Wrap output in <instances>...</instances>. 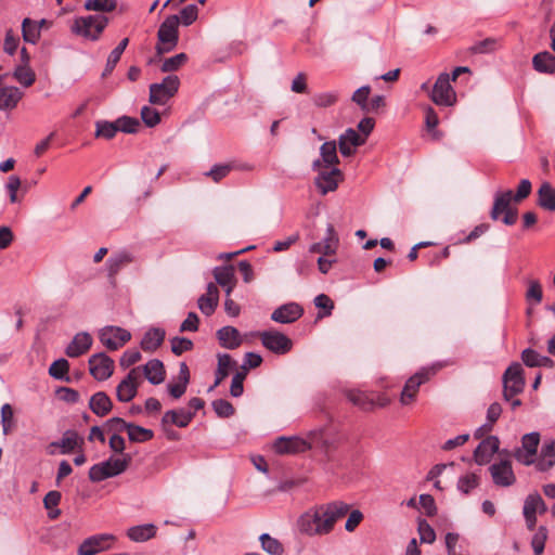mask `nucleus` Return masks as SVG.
<instances>
[{"label":"nucleus","mask_w":555,"mask_h":555,"mask_svg":"<svg viewBox=\"0 0 555 555\" xmlns=\"http://www.w3.org/2000/svg\"><path fill=\"white\" fill-rule=\"evenodd\" d=\"M349 508L343 501L315 505L298 517L297 530L307 537L326 535L333 531L337 520L348 514Z\"/></svg>","instance_id":"obj_1"},{"label":"nucleus","mask_w":555,"mask_h":555,"mask_svg":"<svg viewBox=\"0 0 555 555\" xmlns=\"http://www.w3.org/2000/svg\"><path fill=\"white\" fill-rule=\"evenodd\" d=\"M108 23V17L103 14L78 16L70 25V31L86 40L96 41Z\"/></svg>","instance_id":"obj_2"},{"label":"nucleus","mask_w":555,"mask_h":555,"mask_svg":"<svg viewBox=\"0 0 555 555\" xmlns=\"http://www.w3.org/2000/svg\"><path fill=\"white\" fill-rule=\"evenodd\" d=\"M131 460L130 454H122L121 457L111 456L106 461L91 466L89 469V478L93 482H100L107 478L118 476L128 468Z\"/></svg>","instance_id":"obj_3"},{"label":"nucleus","mask_w":555,"mask_h":555,"mask_svg":"<svg viewBox=\"0 0 555 555\" xmlns=\"http://www.w3.org/2000/svg\"><path fill=\"white\" fill-rule=\"evenodd\" d=\"M179 41V16L169 15L160 24L157 31V44L155 47L158 56L176 49Z\"/></svg>","instance_id":"obj_4"},{"label":"nucleus","mask_w":555,"mask_h":555,"mask_svg":"<svg viewBox=\"0 0 555 555\" xmlns=\"http://www.w3.org/2000/svg\"><path fill=\"white\" fill-rule=\"evenodd\" d=\"M430 100L440 106H452L456 102V93L451 86L450 75L441 73L429 92Z\"/></svg>","instance_id":"obj_5"},{"label":"nucleus","mask_w":555,"mask_h":555,"mask_svg":"<svg viewBox=\"0 0 555 555\" xmlns=\"http://www.w3.org/2000/svg\"><path fill=\"white\" fill-rule=\"evenodd\" d=\"M180 80L176 75H169L160 83L150 86V102L152 104L165 105L179 89Z\"/></svg>","instance_id":"obj_6"},{"label":"nucleus","mask_w":555,"mask_h":555,"mask_svg":"<svg viewBox=\"0 0 555 555\" xmlns=\"http://www.w3.org/2000/svg\"><path fill=\"white\" fill-rule=\"evenodd\" d=\"M525 379L522 367L519 363H513L507 367L503 375V398L505 401L512 400L515 396L522 392Z\"/></svg>","instance_id":"obj_7"},{"label":"nucleus","mask_w":555,"mask_h":555,"mask_svg":"<svg viewBox=\"0 0 555 555\" xmlns=\"http://www.w3.org/2000/svg\"><path fill=\"white\" fill-rule=\"evenodd\" d=\"M142 383L141 366L133 367L127 376L118 384L116 396L120 402L131 401L138 392V387Z\"/></svg>","instance_id":"obj_8"},{"label":"nucleus","mask_w":555,"mask_h":555,"mask_svg":"<svg viewBox=\"0 0 555 555\" xmlns=\"http://www.w3.org/2000/svg\"><path fill=\"white\" fill-rule=\"evenodd\" d=\"M100 341L108 350H117L131 339V333L119 326H104L99 331Z\"/></svg>","instance_id":"obj_9"},{"label":"nucleus","mask_w":555,"mask_h":555,"mask_svg":"<svg viewBox=\"0 0 555 555\" xmlns=\"http://www.w3.org/2000/svg\"><path fill=\"white\" fill-rule=\"evenodd\" d=\"M258 336L263 347L276 354H285L292 349V340L279 331H263Z\"/></svg>","instance_id":"obj_10"},{"label":"nucleus","mask_w":555,"mask_h":555,"mask_svg":"<svg viewBox=\"0 0 555 555\" xmlns=\"http://www.w3.org/2000/svg\"><path fill=\"white\" fill-rule=\"evenodd\" d=\"M88 362L90 374L96 380H106L113 375L114 360L106 353L100 352L92 354Z\"/></svg>","instance_id":"obj_11"},{"label":"nucleus","mask_w":555,"mask_h":555,"mask_svg":"<svg viewBox=\"0 0 555 555\" xmlns=\"http://www.w3.org/2000/svg\"><path fill=\"white\" fill-rule=\"evenodd\" d=\"M314 180L317 188L322 195L333 192L337 189L338 183L343 180V172L339 168H320Z\"/></svg>","instance_id":"obj_12"},{"label":"nucleus","mask_w":555,"mask_h":555,"mask_svg":"<svg viewBox=\"0 0 555 555\" xmlns=\"http://www.w3.org/2000/svg\"><path fill=\"white\" fill-rule=\"evenodd\" d=\"M539 443V433L526 434L521 439V448L515 452V459L527 466L533 464Z\"/></svg>","instance_id":"obj_13"},{"label":"nucleus","mask_w":555,"mask_h":555,"mask_svg":"<svg viewBox=\"0 0 555 555\" xmlns=\"http://www.w3.org/2000/svg\"><path fill=\"white\" fill-rule=\"evenodd\" d=\"M429 375V370L423 369L406 380L400 397V402L403 405L411 404L414 401L420 386L428 380Z\"/></svg>","instance_id":"obj_14"},{"label":"nucleus","mask_w":555,"mask_h":555,"mask_svg":"<svg viewBox=\"0 0 555 555\" xmlns=\"http://www.w3.org/2000/svg\"><path fill=\"white\" fill-rule=\"evenodd\" d=\"M339 164V157L337 155V142L326 141L320 147V158L312 163L313 170H320V168H333Z\"/></svg>","instance_id":"obj_15"},{"label":"nucleus","mask_w":555,"mask_h":555,"mask_svg":"<svg viewBox=\"0 0 555 555\" xmlns=\"http://www.w3.org/2000/svg\"><path fill=\"white\" fill-rule=\"evenodd\" d=\"M493 482L499 487H509L515 483L516 477L509 461L503 460L489 467Z\"/></svg>","instance_id":"obj_16"},{"label":"nucleus","mask_w":555,"mask_h":555,"mask_svg":"<svg viewBox=\"0 0 555 555\" xmlns=\"http://www.w3.org/2000/svg\"><path fill=\"white\" fill-rule=\"evenodd\" d=\"M115 537L111 533L94 534L87 538L79 546V555H95L108 548L106 542L114 541Z\"/></svg>","instance_id":"obj_17"},{"label":"nucleus","mask_w":555,"mask_h":555,"mask_svg":"<svg viewBox=\"0 0 555 555\" xmlns=\"http://www.w3.org/2000/svg\"><path fill=\"white\" fill-rule=\"evenodd\" d=\"M338 243L339 240L334 225L328 223L326 228V236L322 242L313 243L309 247V253L321 254L322 256H332L335 255Z\"/></svg>","instance_id":"obj_18"},{"label":"nucleus","mask_w":555,"mask_h":555,"mask_svg":"<svg viewBox=\"0 0 555 555\" xmlns=\"http://www.w3.org/2000/svg\"><path fill=\"white\" fill-rule=\"evenodd\" d=\"M304 313V309L296 302H288L280 306L271 313V320L281 323L288 324L297 321Z\"/></svg>","instance_id":"obj_19"},{"label":"nucleus","mask_w":555,"mask_h":555,"mask_svg":"<svg viewBox=\"0 0 555 555\" xmlns=\"http://www.w3.org/2000/svg\"><path fill=\"white\" fill-rule=\"evenodd\" d=\"M273 449L278 454H295L308 450L309 444L299 437H280L275 440Z\"/></svg>","instance_id":"obj_20"},{"label":"nucleus","mask_w":555,"mask_h":555,"mask_svg":"<svg viewBox=\"0 0 555 555\" xmlns=\"http://www.w3.org/2000/svg\"><path fill=\"white\" fill-rule=\"evenodd\" d=\"M500 440L495 436H489L483 439L474 451L475 462L483 465L490 461V457L498 452Z\"/></svg>","instance_id":"obj_21"},{"label":"nucleus","mask_w":555,"mask_h":555,"mask_svg":"<svg viewBox=\"0 0 555 555\" xmlns=\"http://www.w3.org/2000/svg\"><path fill=\"white\" fill-rule=\"evenodd\" d=\"M93 339L88 332L77 333L65 349L69 358H78L86 353L92 346Z\"/></svg>","instance_id":"obj_22"},{"label":"nucleus","mask_w":555,"mask_h":555,"mask_svg":"<svg viewBox=\"0 0 555 555\" xmlns=\"http://www.w3.org/2000/svg\"><path fill=\"white\" fill-rule=\"evenodd\" d=\"M513 199V192L511 190L507 191H498L494 194V202L492 209L490 211V217L492 220H499L501 215L506 212L509 208H512L511 203Z\"/></svg>","instance_id":"obj_23"},{"label":"nucleus","mask_w":555,"mask_h":555,"mask_svg":"<svg viewBox=\"0 0 555 555\" xmlns=\"http://www.w3.org/2000/svg\"><path fill=\"white\" fill-rule=\"evenodd\" d=\"M141 372L142 376L153 385H159L165 379L164 364L158 359L150 360L141 367Z\"/></svg>","instance_id":"obj_24"},{"label":"nucleus","mask_w":555,"mask_h":555,"mask_svg":"<svg viewBox=\"0 0 555 555\" xmlns=\"http://www.w3.org/2000/svg\"><path fill=\"white\" fill-rule=\"evenodd\" d=\"M23 98V92L17 87L0 88V109L11 111L15 108Z\"/></svg>","instance_id":"obj_25"},{"label":"nucleus","mask_w":555,"mask_h":555,"mask_svg":"<svg viewBox=\"0 0 555 555\" xmlns=\"http://www.w3.org/2000/svg\"><path fill=\"white\" fill-rule=\"evenodd\" d=\"M89 408L95 415L103 417L111 412L113 402L104 391H98L90 398Z\"/></svg>","instance_id":"obj_26"},{"label":"nucleus","mask_w":555,"mask_h":555,"mask_svg":"<svg viewBox=\"0 0 555 555\" xmlns=\"http://www.w3.org/2000/svg\"><path fill=\"white\" fill-rule=\"evenodd\" d=\"M217 337L220 345L227 349H235L242 343L240 332L233 326L221 327L217 331Z\"/></svg>","instance_id":"obj_27"},{"label":"nucleus","mask_w":555,"mask_h":555,"mask_svg":"<svg viewBox=\"0 0 555 555\" xmlns=\"http://www.w3.org/2000/svg\"><path fill=\"white\" fill-rule=\"evenodd\" d=\"M193 416V412H189L184 409L169 410L163 415L162 422L164 425L172 424L183 428L191 423Z\"/></svg>","instance_id":"obj_28"},{"label":"nucleus","mask_w":555,"mask_h":555,"mask_svg":"<svg viewBox=\"0 0 555 555\" xmlns=\"http://www.w3.org/2000/svg\"><path fill=\"white\" fill-rule=\"evenodd\" d=\"M236 365V362L231 358L230 354L223 353L218 356V365L216 370V379L212 386L209 387V391L215 389L221 384V382L229 375L230 370Z\"/></svg>","instance_id":"obj_29"},{"label":"nucleus","mask_w":555,"mask_h":555,"mask_svg":"<svg viewBox=\"0 0 555 555\" xmlns=\"http://www.w3.org/2000/svg\"><path fill=\"white\" fill-rule=\"evenodd\" d=\"M533 68L542 74H555V55L548 51L537 53L532 59Z\"/></svg>","instance_id":"obj_30"},{"label":"nucleus","mask_w":555,"mask_h":555,"mask_svg":"<svg viewBox=\"0 0 555 555\" xmlns=\"http://www.w3.org/2000/svg\"><path fill=\"white\" fill-rule=\"evenodd\" d=\"M157 528L153 524L130 527L127 537L134 542H145L155 537Z\"/></svg>","instance_id":"obj_31"},{"label":"nucleus","mask_w":555,"mask_h":555,"mask_svg":"<svg viewBox=\"0 0 555 555\" xmlns=\"http://www.w3.org/2000/svg\"><path fill=\"white\" fill-rule=\"evenodd\" d=\"M164 338L165 331L162 328L153 327L144 334L141 340V348L144 351H154L162 345Z\"/></svg>","instance_id":"obj_32"},{"label":"nucleus","mask_w":555,"mask_h":555,"mask_svg":"<svg viewBox=\"0 0 555 555\" xmlns=\"http://www.w3.org/2000/svg\"><path fill=\"white\" fill-rule=\"evenodd\" d=\"M82 441L78 434L74 430H66L59 441H53L49 444V448H60L62 454H67L72 452L77 446L78 442Z\"/></svg>","instance_id":"obj_33"},{"label":"nucleus","mask_w":555,"mask_h":555,"mask_svg":"<svg viewBox=\"0 0 555 555\" xmlns=\"http://www.w3.org/2000/svg\"><path fill=\"white\" fill-rule=\"evenodd\" d=\"M538 205L543 209L555 211V193L548 182H543L538 191Z\"/></svg>","instance_id":"obj_34"},{"label":"nucleus","mask_w":555,"mask_h":555,"mask_svg":"<svg viewBox=\"0 0 555 555\" xmlns=\"http://www.w3.org/2000/svg\"><path fill=\"white\" fill-rule=\"evenodd\" d=\"M129 43V39L128 38H124L119 43L118 46L109 53L108 57H107V61H106V65H105V68L102 73V77H106L107 75H109L115 66L117 65V63L119 62L125 49L127 48Z\"/></svg>","instance_id":"obj_35"},{"label":"nucleus","mask_w":555,"mask_h":555,"mask_svg":"<svg viewBox=\"0 0 555 555\" xmlns=\"http://www.w3.org/2000/svg\"><path fill=\"white\" fill-rule=\"evenodd\" d=\"M133 256L128 251H120L107 259L109 275H115L124 266L131 263Z\"/></svg>","instance_id":"obj_36"},{"label":"nucleus","mask_w":555,"mask_h":555,"mask_svg":"<svg viewBox=\"0 0 555 555\" xmlns=\"http://www.w3.org/2000/svg\"><path fill=\"white\" fill-rule=\"evenodd\" d=\"M546 505L538 493L529 494L524 503V515H537V513H544Z\"/></svg>","instance_id":"obj_37"},{"label":"nucleus","mask_w":555,"mask_h":555,"mask_svg":"<svg viewBox=\"0 0 555 555\" xmlns=\"http://www.w3.org/2000/svg\"><path fill=\"white\" fill-rule=\"evenodd\" d=\"M347 399L354 405L359 406L364 411L373 410L375 402L366 393L359 390H349L346 393Z\"/></svg>","instance_id":"obj_38"},{"label":"nucleus","mask_w":555,"mask_h":555,"mask_svg":"<svg viewBox=\"0 0 555 555\" xmlns=\"http://www.w3.org/2000/svg\"><path fill=\"white\" fill-rule=\"evenodd\" d=\"M127 433L130 441L133 442H145L154 437V433L151 429L142 426L129 423Z\"/></svg>","instance_id":"obj_39"},{"label":"nucleus","mask_w":555,"mask_h":555,"mask_svg":"<svg viewBox=\"0 0 555 555\" xmlns=\"http://www.w3.org/2000/svg\"><path fill=\"white\" fill-rule=\"evenodd\" d=\"M23 38L26 42L35 44L40 38L39 26L37 22L30 18H24L22 24Z\"/></svg>","instance_id":"obj_40"},{"label":"nucleus","mask_w":555,"mask_h":555,"mask_svg":"<svg viewBox=\"0 0 555 555\" xmlns=\"http://www.w3.org/2000/svg\"><path fill=\"white\" fill-rule=\"evenodd\" d=\"M13 77L26 88L30 87L36 80V75L28 65H17L14 69Z\"/></svg>","instance_id":"obj_41"},{"label":"nucleus","mask_w":555,"mask_h":555,"mask_svg":"<svg viewBox=\"0 0 555 555\" xmlns=\"http://www.w3.org/2000/svg\"><path fill=\"white\" fill-rule=\"evenodd\" d=\"M261 542V547L270 555H282L284 552V547L282 543L272 538L269 533H262L259 538Z\"/></svg>","instance_id":"obj_42"},{"label":"nucleus","mask_w":555,"mask_h":555,"mask_svg":"<svg viewBox=\"0 0 555 555\" xmlns=\"http://www.w3.org/2000/svg\"><path fill=\"white\" fill-rule=\"evenodd\" d=\"M118 132L117 124L115 121L98 120L95 122V137L104 139H113Z\"/></svg>","instance_id":"obj_43"},{"label":"nucleus","mask_w":555,"mask_h":555,"mask_svg":"<svg viewBox=\"0 0 555 555\" xmlns=\"http://www.w3.org/2000/svg\"><path fill=\"white\" fill-rule=\"evenodd\" d=\"M479 476L476 473H467L459 478L456 487L463 494H468L479 486Z\"/></svg>","instance_id":"obj_44"},{"label":"nucleus","mask_w":555,"mask_h":555,"mask_svg":"<svg viewBox=\"0 0 555 555\" xmlns=\"http://www.w3.org/2000/svg\"><path fill=\"white\" fill-rule=\"evenodd\" d=\"M189 57L185 53H178L171 57L165 59L160 70L163 73H171L178 70L182 65L188 62Z\"/></svg>","instance_id":"obj_45"},{"label":"nucleus","mask_w":555,"mask_h":555,"mask_svg":"<svg viewBox=\"0 0 555 555\" xmlns=\"http://www.w3.org/2000/svg\"><path fill=\"white\" fill-rule=\"evenodd\" d=\"M338 141H344L345 143H347V145L357 150V147L365 143V138L353 128H348L344 133L339 135Z\"/></svg>","instance_id":"obj_46"},{"label":"nucleus","mask_w":555,"mask_h":555,"mask_svg":"<svg viewBox=\"0 0 555 555\" xmlns=\"http://www.w3.org/2000/svg\"><path fill=\"white\" fill-rule=\"evenodd\" d=\"M117 7V0H87L85 9L96 12H112Z\"/></svg>","instance_id":"obj_47"},{"label":"nucleus","mask_w":555,"mask_h":555,"mask_svg":"<svg viewBox=\"0 0 555 555\" xmlns=\"http://www.w3.org/2000/svg\"><path fill=\"white\" fill-rule=\"evenodd\" d=\"M214 276L216 282L220 286H225L233 282L234 279V268L232 266L225 267H216L214 269Z\"/></svg>","instance_id":"obj_48"},{"label":"nucleus","mask_w":555,"mask_h":555,"mask_svg":"<svg viewBox=\"0 0 555 555\" xmlns=\"http://www.w3.org/2000/svg\"><path fill=\"white\" fill-rule=\"evenodd\" d=\"M178 16L179 24H182L183 26H190L197 20L198 9L195 4H189L180 11Z\"/></svg>","instance_id":"obj_49"},{"label":"nucleus","mask_w":555,"mask_h":555,"mask_svg":"<svg viewBox=\"0 0 555 555\" xmlns=\"http://www.w3.org/2000/svg\"><path fill=\"white\" fill-rule=\"evenodd\" d=\"M118 131L125 133H135L140 127V122L137 118L122 116L116 119Z\"/></svg>","instance_id":"obj_50"},{"label":"nucleus","mask_w":555,"mask_h":555,"mask_svg":"<svg viewBox=\"0 0 555 555\" xmlns=\"http://www.w3.org/2000/svg\"><path fill=\"white\" fill-rule=\"evenodd\" d=\"M547 539V530L541 526L532 537L531 546L534 555H541L544 551L545 541Z\"/></svg>","instance_id":"obj_51"},{"label":"nucleus","mask_w":555,"mask_h":555,"mask_svg":"<svg viewBox=\"0 0 555 555\" xmlns=\"http://www.w3.org/2000/svg\"><path fill=\"white\" fill-rule=\"evenodd\" d=\"M69 363L66 359L55 360L49 367V374L55 379H64L68 372Z\"/></svg>","instance_id":"obj_52"},{"label":"nucleus","mask_w":555,"mask_h":555,"mask_svg":"<svg viewBox=\"0 0 555 555\" xmlns=\"http://www.w3.org/2000/svg\"><path fill=\"white\" fill-rule=\"evenodd\" d=\"M171 351L176 356H181L183 352L189 351L193 348V343L186 337H173L170 340Z\"/></svg>","instance_id":"obj_53"},{"label":"nucleus","mask_w":555,"mask_h":555,"mask_svg":"<svg viewBox=\"0 0 555 555\" xmlns=\"http://www.w3.org/2000/svg\"><path fill=\"white\" fill-rule=\"evenodd\" d=\"M418 534L422 543H433L436 540V533L433 527L425 520H418Z\"/></svg>","instance_id":"obj_54"},{"label":"nucleus","mask_w":555,"mask_h":555,"mask_svg":"<svg viewBox=\"0 0 555 555\" xmlns=\"http://www.w3.org/2000/svg\"><path fill=\"white\" fill-rule=\"evenodd\" d=\"M231 170L232 165L230 164H217L212 166L209 171L205 172V176L211 178L215 182H219L225 178Z\"/></svg>","instance_id":"obj_55"},{"label":"nucleus","mask_w":555,"mask_h":555,"mask_svg":"<svg viewBox=\"0 0 555 555\" xmlns=\"http://www.w3.org/2000/svg\"><path fill=\"white\" fill-rule=\"evenodd\" d=\"M212 409L219 417H230L234 414L233 405L224 399L215 400Z\"/></svg>","instance_id":"obj_56"},{"label":"nucleus","mask_w":555,"mask_h":555,"mask_svg":"<svg viewBox=\"0 0 555 555\" xmlns=\"http://www.w3.org/2000/svg\"><path fill=\"white\" fill-rule=\"evenodd\" d=\"M371 93V87L370 86H362L361 88L357 89L352 94V102H354L357 105L360 106L361 111L365 112V104L369 103V95Z\"/></svg>","instance_id":"obj_57"},{"label":"nucleus","mask_w":555,"mask_h":555,"mask_svg":"<svg viewBox=\"0 0 555 555\" xmlns=\"http://www.w3.org/2000/svg\"><path fill=\"white\" fill-rule=\"evenodd\" d=\"M141 118L147 127H154L160 121L159 113L155 108L149 106L142 107Z\"/></svg>","instance_id":"obj_58"},{"label":"nucleus","mask_w":555,"mask_h":555,"mask_svg":"<svg viewBox=\"0 0 555 555\" xmlns=\"http://www.w3.org/2000/svg\"><path fill=\"white\" fill-rule=\"evenodd\" d=\"M337 98V94L334 92H322L313 96V103L319 107H327L335 104Z\"/></svg>","instance_id":"obj_59"},{"label":"nucleus","mask_w":555,"mask_h":555,"mask_svg":"<svg viewBox=\"0 0 555 555\" xmlns=\"http://www.w3.org/2000/svg\"><path fill=\"white\" fill-rule=\"evenodd\" d=\"M1 423L3 434L8 435L13 425V410L9 403H5L1 408Z\"/></svg>","instance_id":"obj_60"},{"label":"nucleus","mask_w":555,"mask_h":555,"mask_svg":"<svg viewBox=\"0 0 555 555\" xmlns=\"http://www.w3.org/2000/svg\"><path fill=\"white\" fill-rule=\"evenodd\" d=\"M246 372H237L231 382L230 393L231 396L237 398L243 395L244 386L243 382L245 379Z\"/></svg>","instance_id":"obj_61"},{"label":"nucleus","mask_w":555,"mask_h":555,"mask_svg":"<svg viewBox=\"0 0 555 555\" xmlns=\"http://www.w3.org/2000/svg\"><path fill=\"white\" fill-rule=\"evenodd\" d=\"M141 359V353L137 349L127 350L122 353L119 360V364L121 367L127 369Z\"/></svg>","instance_id":"obj_62"},{"label":"nucleus","mask_w":555,"mask_h":555,"mask_svg":"<svg viewBox=\"0 0 555 555\" xmlns=\"http://www.w3.org/2000/svg\"><path fill=\"white\" fill-rule=\"evenodd\" d=\"M128 425L129 423L120 417H112L106 421L104 426L108 431H112L113 434H119L124 430H127Z\"/></svg>","instance_id":"obj_63"},{"label":"nucleus","mask_w":555,"mask_h":555,"mask_svg":"<svg viewBox=\"0 0 555 555\" xmlns=\"http://www.w3.org/2000/svg\"><path fill=\"white\" fill-rule=\"evenodd\" d=\"M540 455L548 461V466H554L555 465V440L545 442L541 449Z\"/></svg>","instance_id":"obj_64"}]
</instances>
